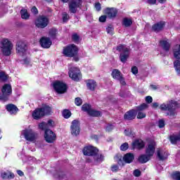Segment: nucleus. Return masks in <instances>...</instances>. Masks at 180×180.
<instances>
[{
    "instance_id": "nucleus-13",
    "label": "nucleus",
    "mask_w": 180,
    "mask_h": 180,
    "mask_svg": "<svg viewBox=\"0 0 180 180\" xmlns=\"http://www.w3.org/2000/svg\"><path fill=\"white\" fill-rule=\"evenodd\" d=\"M105 160V156L102 154H98L96 153L93 157L87 158L86 162H94V164H101V162H103Z\"/></svg>"
},
{
    "instance_id": "nucleus-32",
    "label": "nucleus",
    "mask_w": 180,
    "mask_h": 180,
    "mask_svg": "<svg viewBox=\"0 0 180 180\" xmlns=\"http://www.w3.org/2000/svg\"><path fill=\"white\" fill-rule=\"evenodd\" d=\"M86 86L90 91H95V88H96V82L94 80H89L86 83Z\"/></svg>"
},
{
    "instance_id": "nucleus-4",
    "label": "nucleus",
    "mask_w": 180,
    "mask_h": 180,
    "mask_svg": "<svg viewBox=\"0 0 180 180\" xmlns=\"http://www.w3.org/2000/svg\"><path fill=\"white\" fill-rule=\"evenodd\" d=\"M21 136H23L27 141H34L37 139V134L30 129L22 130Z\"/></svg>"
},
{
    "instance_id": "nucleus-26",
    "label": "nucleus",
    "mask_w": 180,
    "mask_h": 180,
    "mask_svg": "<svg viewBox=\"0 0 180 180\" xmlns=\"http://www.w3.org/2000/svg\"><path fill=\"white\" fill-rule=\"evenodd\" d=\"M150 158H151V156L147 154L146 155L142 154L139 155V157L138 158V161L141 164H146V162H148V161H150Z\"/></svg>"
},
{
    "instance_id": "nucleus-18",
    "label": "nucleus",
    "mask_w": 180,
    "mask_h": 180,
    "mask_svg": "<svg viewBox=\"0 0 180 180\" xmlns=\"http://www.w3.org/2000/svg\"><path fill=\"white\" fill-rule=\"evenodd\" d=\"M165 25V21L158 22L152 25V31L155 32V33H160V32H162V30H164Z\"/></svg>"
},
{
    "instance_id": "nucleus-20",
    "label": "nucleus",
    "mask_w": 180,
    "mask_h": 180,
    "mask_svg": "<svg viewBox=\"0 0 180 180\" xmlns=\"http://www.w3.org/2000/svg\"><path fill=\"white\" fill-rule=\"evenodd\" d=\"M130 57V50L129 49H126L124 52H121L120 54V60L121 63H126L127 60Z\"/></svg>"
},
{
    "instance_id": "nucleus-33",
    "label": "nucleus",
    "mask_w": 180,
    "mask_h": 180,
    "mask_svg": "<svg viewBox=\"0 0 180 180\" xmlns=\"http://www.w3.org/2000/svg\"><path fill=\"white\" fill-rule=\"evenodd\" d=\"M41 112H44V115H50L51 113V107L49 105H44L41 108H40Z\"/></svg>"
},
{
    "instance_id": "nucleus-51",
    "label": "nucleus",
    "mask_w": 180,
    "mask_h": 180,
    "mask_svg": "<svg viewBox=\"0 0 180 180\" xmlns=\"http://www.w3.org/2000/svg\"><path fill=\"white\" fill-rule=\"evenodd\" d=\"M146 117V113L143 112H138L137 119H144Z\"/></svg>"
},
{
    "instance_id": "nucleus-24",
    "label": "nucleus",
    "mask_w": 180,
    "mask_h": 180,
    "mask_svg": "<svg viewBox=\"0 0 180 180\" xmlns=\"http://www.w3.org/2000/svg\"><path fill=\"white\" fill-rule=\"evenodd\" d=\"M6 109H7L8 112L11 113V115H16L18 113V107L13 104H8L6 106Z\"/></svg>"
},
{
    "instance_id": "nucleus-56",
    "label": "nucleus",
    "mask_w": 180,
    "mask_h": 180,
    "mask_svg": "<svg viewBox=\"0 0 180 180\" xmlns=\"http://www.w3.org/2000/svg\"><path fill=\"white\" fill-rule=\"evenodd\" d=\"M113 124H108L107 127H105V130L106 131H112V129H113Z\"/></svg>"
},
{
    "instance_id": "nucleus-40",
    "label": "nucleus",
    "mask_w": 180,
    "mask_h": 180,
    "mask_svg": "<svg viewBox=\"0 0 180 180\" xmlns=\"http://www.w3.org/2000/svg\"><path fill=\"white\" fill-rule=\"evenodd\" d=\"M91 109V105L89 104H84L82 106V110H83V112H86V113H88V115L89 114Z\"/></svg>"
},
{
    "instance_id": "nucleus-5",
    "label": "nucleus",
    "mask_w": 180,
    "mask_h": 180,
    "mask_svg": "<svg viewBox=\"0 0 180 180\" xmlns=\"http://www.w3.org/2000/svg\"><path fill=\"white\" fill-rule=\"evenodd\" d=\"M49 25V18L46 15H39L35 20V26L39 29H44Z\"/></svg>"
},
{
    "instance_id": "nucleus-52",
    "label": "nucleus",
    "mask_w": 180,
    "mask_h": 180,
    "mask_svg": "<svg viewBox=\"0 0 180 180\" xmlns=\"http://www.w3.org/2000/svg\"><path fill=\"white\" fill-rule=\"evenodd\" d=\"M107 33H112L115 29L113 28V25H110L107 28Z\"/></svg>"
},
{
    "instance_id": "nucleus-3",
    "label": "nucleus",
    "mask_w": 180,
    "mask_h": 180,
    "mask_svg": "<svg viewBox=\"0 0 180 180\" xmlns=\"http://www.w3.org/2000/svg\"><path fill=\"white\" fill-rule=\"evenodd\" d=\"M13 48V45L12 42L9 41L8 39H4L1 41V53H3L4 56H9L12 54V49Z\"/></svg>"
},
{
    "instance_id": "nucleus-14",
    "label": "nucleus",
    "mask_w": 180,
    "mask_h": 180,
    "mask_svg": "<svg viewBox=\"0 0 180 180\" xmlns=\"http://www.w3.org/2000/svg\"><path fill=\"white\" fill-rule=\"evenodd\" d=\"M69 77L72 79L73 81L78 82L81 78H82V76L81 75V72L78 69H70L69 70Z\"/></svg>"
},
{
    "instance_id": "nucleus-55",
    "label": "nucleus",
    "mask_w": 180,
    "mask_h": 180,
    "mask_svg": "<svg viewBox=\"0 0 180 180\" xmlns=\"http://www.w3.org/2000/svg\"><path fill=\"white\" fill-rule=\"evenodd\" d=\"M158 126H159L160 129H162V127H164V126H165V122L163 120H159Z\"/></svg>"
},
{
    "instance_id": "nucleus-48",
    "label": "nucleus",
    "mask_w": 180,
    "mask_h": 180,
    "mask_svg": "<svg viewBox=\"0 0 180 180\" xmlns=\"http://www.w3.org/2000/svg\"><path fill=\"white\" fill-rule=\"evenodd\" d=\"M31 12L32 13H33V15H39V10L35 6H32V8H31Z\"/></svg>"
},
{
    "instance_id": "nucleus-54",
    "label": "nucleus",
    "mask_w": 180,
    "mask_h": 180,
    "mask_svg": "<svg viewBox=\"0 0 180 180\" xmlns=\"http://www.w3.org/2000/svg\"><path fill=\"white\" fill-rule=\"evenodd\" d=\"M174 68H180V60H176L174 62Z\"/></svg>"
},
{
    "instance_id": "nucleus-36",
    "label": "nucleus",
    "mask_w": 180,
    "mask_h": 180,
    "mask_svg": "<svg viewBox=\"0 0 180 180\" xmlns=\"http://www.w3.org/2000/svg\"><path fill=\"white\" fill-rule=\"evenodd\" d=\"M81 39V37H79V35L77 33H73L72 34V41L75 43L76 44H79V40Z\"/></svg>"
},
{
    "instance_id": "nucleus-37",
    "label": "nucleus",
    "mask_w": 180,
    "mask_h": 180,
    "mask_svg": "<svg viewBox=\"0 0 180 180\" xmlns=\"http://www.w3.org/2000/svg\"><path fill=\"white\" fill-rule=\"evenodd\" d=\"M89 116H93V117H98L101 116V112L98 110H95L94 109H91L90 112H89Z\"/></svg>"
},
{
    "instance_id": "nucleus-16",
    "label": "nucleus",
    "mask_w": 180,
    "mask_h": 180,
    "mask_svg": "<svg viewBox=\"0 0 180 180\" xmlns=\"http://www.w3.org/2000/svg\"><path fill=\"white\" fill-rule=\"evenodd\" d=\"M39 44L42 49H50L53 44V41L49 37H42L39 39Z\"/></svg>"
},
{
    "instance_id": "nucleus-62",
    "label": "nucleus",
    "mask_w": 180,
    "mask_h": 180,
    "mask_svg": "<svg viewBox=\"0 0 180 180\" xmlns=\"http://www.w3.org/2000/svg\"><path fill=\"white\" fill-rule=\"evenodd\" d=\"M147 2L149 5H155V4H157V0H147Z\"/></svg>"
},
{
    "instance_id": "nucleus-10",
    "label": "nucleus",
    "mask_w": 180,
    "mask_h": 180,
    "mask_svg": "<svg viewBox=\"0 0 180 180\" xmlns=\"http://www.w3.org/2000/svg\"><path fill=\"white\" fill-rule=\"evenodd\" d=\"M1 92L3 95L0 97V99L4 101H8V97L12 94V86L10 84H5L1 89Z\"/></svg>"
},
{
    "instance_id": "nucleus-2",
    "label": "nucleus",
    "mask_w": 180,
    "mask_h": 180,
    "mask_svg": "<svg viewBox=\"0 0 180 180\" xmlns=\"http://www.w3.org/2000/svg\"><path fill=\"white\" fill-rule=\"evenodd\" d=\"M178 108V103L175 101H167V103H162L160 105V110H168V115L169 116H175L176 115V112H175V109Z\"/></svg>"
},
{
    "instance_id": "nucleus-58",
    "label": "nucleus",
    "mask_w": 180,
    "mask_h": 180,
    "mask_svg": "<svg viewBox=\"0 0 180 180\" xmlns=\"http://www.w3.org/2000/svg\"><path fill=\"white\" fill-rule=\"evenodd\" d=\"M146 102L147 103H151L153 102V97L150 96H148L146 97Z\"/></svg>"
},
{
    "instance_id": "nucleus-1",
    "label": "nucleus",
    "mask_w": 180,
    "mask_h": 180,
    "mask_svg": "<svg viewBox=\"0 0 180 180\" xmlns=\"http://www.w3.org/2000/svg\"><path fill=\"white\" fill-rule=\"evenodd\" d=\"M79 51V49L77 46V45L70 44L63 48V54L65 56V57L73 58V61L78 63V61H79V57L78 56Z\"/></svg>"
},
{
    "instance_id": "nucleus-63",
    "label": "nucleus",
    "mask_w": 180,
    "mask_h": 180,
    "mask_svg": "<svg viewBox=\"0 0 180 180\" xmlns=\"http://www.w3.org/2000/svg\"><path fill=\"white\" fill-rule=\"evenodd\" d=\"M23 63L26 65H29V64H30V60L27 58H25V59H23Z\"/></svg>"
},
{
    "instance_id": "nucleus-44",
    "label": "nucleus",
    "mask_w": 180,
    "mask_h": 180,
    "mask_svg": "<svg viewBox=\"0 0 180 180\" xmlns=\"http://www.w3.org/2000/svg\"><path fill=\"white\" fill-rule=\"evenodd\" d=\"M172 178L174 180H180V172H176L173 173Z\"/></svg>"
},
{
    "instance_id": "nucleus-22",
    "label": "nucleus",
    "mask_w": 180,
    "mask_h": 180,
    "mask_svg": "<svg viewBox=\"0 0 180 180\" xmlns=\"http://www.w3.org/2000/svg\"><path fill=\"white\" fill-rule=\"evenodd\" d=\"M159 44L163 51H165V53H168V51H169V49H171V44H169L167 40H160L159 41Z\"/></svg>"
},
{
    "instance_id": "nucleus-30",
    "label": "nucleus",
    "mask_w": 180,
    "mask_h": 180,
    "mask_svg": "<svg viewBox=\"0 0 180 180\" xmlns=\"http://www.w3.org/2000/svg\"><path fill=\"white\" fill-rule=\"evenodd\" d=\"M111 75L112 78H114V79H120V77H123L120 71H119V70L117 69H114L112 72Z\"/></svg>"
},
{
    "instance_id": "nucleus-57",
    "label": "nucleus",
    "mask_w": 180,
    "mask_h": 180,
    "mask_svg": "<svg viewBox=\"0 0 180 180\" xmlns=\"http://www.w3.org/2000/svg\"><path fill=\"white\" fill-rule=\"evenodd\" d=\"M95 8L98 12L101 11L102 7H101V3L98 2L95 4Z\"/></svg>"
},
{
    "instance_id": "nucleus-7",
    "label": "nucleus",
    "mask_w": 180,
    "mask_h": 180,
    "mask_svg": "<svg viewBox=\"0 0 180 180\" xmlns=\"http://www.w3.org/2000/svg\"><path fill=\"white\" fill-rule=\"evenodd\" d=\"M70 131L72 136L77 137V136L79 135L81 133V127L79 124V121L75 120L72 122V124L70 126Z\"/></svg>"
},
{
    "instance_id": "nucleus-39",
    "label": "nucleus",
    "mask_w": 180,
    "mask_h": 180,
    "mask_svg": "<svg viewBox=\"0 0 180 180\" xmlns=\"http://www.w3.org/2000/svg\"><path fill=\"white\" fill-rule=\"evenodd\" d=\"M126 49L129 48L126 47L124 44H120L116 47V50L119 51V53H124Z\"/></svg>"
},
{
    "instance_id": "nucleus-23",
    "label": "nucleus",
    "mask_w": 180,
    "mask_h": 180,
    "mask_svg": "<svg viewBox=\"0 0 180 180\" xmlns=\"http://www.w3.org/2000/svg\"><path fill=\"white\" fill-rule=\"evenodd\" d=\"M136 118V110H131L128 111L124 115V119L125 120H133Z\"/></svg>"
},
{
    "instance_id": "nucleus-53",
    "label": "nucleus",
    "mask_w": 180,
    "mask_h": 180,
    "mask_svg": "<svg viewBox=\"0 0 180 180\" xmlns=\"http://www.w3.org/2000/svg\"><path fill=\"white\" fill-rule=\"evenodd\" d=\"M111 171L112 172H117L119 171V166L114 165L111 167Z\"/></svg>"
},
{
    "instance_id": "nucleus-35",
    "label": "nucleus",
    "mask_w": 180,
    "mask_h": 180,
    "mask_svg": "<svg viewBox=\"0 0 180 180\" xmlns=\"http://www.w3.org/2000/svg\"><path fill=\"white\" fill-rule=\"evenodd\" d=\"M58 33V30H57V28H52L49 30V36L52 39H56Z\"/></svg>"
},
{
    "instance_id": "nucleus-19",
    "label": "nucleus",
    "mask_w": 180,
    "mask_h": 180,
    "mask_svg": "<svg viewBox=\"0 0 180 180\" xmlns=\"http://www.w3.org/2000/svg\"><path fill=\"white\" fill-rule=\"evenodd\" d=\"M56 126V124L54 123V121L53 120H49L47 123L46 122H41L39 124V129H41V130H49V127H54Z\"/></svg>"
},
{
    "instance_id": "nucleus-6",
    "label": "nucleus",
    "mask_w": 180,
    "mask_h": 180,
    "mask_svg": "<svg viewBox=\"0 0 180 180\" xmlns=\"http://www.w3.org/2000/svg\"><path fill=\"white\" fill-rule=\"evenodd\" d=\"M53 89L58 94H65L67 92V84L63 82L56 81L53 82Z\"/></svg>"
},
{
    "instance_id": "nucleus-47",
    "label": "nucleus",
    "mask_w": 180,
    "mask_h": 180,
    "mask_svg": "<svg viewBox=\"0 0 180 180\" xmlns=\"http://www.w3.org/2000/svg\"><path fill=\"white\" fill-rule=\"evenodd\" d=\"M75 105H77V106H81V105H82V99H81V98H76L75 100Z\"/></svg>"
},
{
    "instance_id": "nucleus-34",
    "label": "nucleus",
    "mask_w": 180,
    "mask_h": 180,
    "mask_svg": "<svg viewBox=\"0 0 180 180\" xmlns=\"http://www.w3.org/2000/svg\"><path fill=\"white\" fill-rule=\"evenodd\" d=\"M20 13H21L22 19H25V20H27V19L30 18V14H29L27 9H22L20 11Z\"/></svg>"
},
{
    "instance_id": "nucleus-50",
    "label": "nucleus",
    "mask_w": 180,
    "mask_h": 180,
    "mask_svg": "<svg viewBox=\"0 0 180 180\" xmlns=\"http://www.w3.org/2000/svg\"><path fill=\"white\" fill-rule=\"evenodd\" d=\"M148 108V105L143 103L138 107V110H144V109H147Z\"/></svg>"
},
{
    "instance_id": "nucleus-21",
    "label": "nucleus",
    "mask_w": 180,
    "mask_h": 180,
    "mask_svg": "<svg viewBox=\"0 0 180 180\" xmlns=\"http://www.w3.org/2000/svg\"><path fill=\"white\" fill-rule=\"evenodd\" d=\"M157 154L159 160H160L161 161H164V160H167V158H168V152L162 148L158 149Z\"/></svg>"
},
{
    "instance_id": "nucleus-31",
    "label": "nucleus",
    "mask_w": 180,
    "mask_h": 180,
    "mask_svg": "<svg viewBox=\"0 0 180 180\" xmlns=\"http://www.w3.org/2000/svg\"><path fill=\"white\" fill-rule=\"evenodd\" d=\"M122 26H124V27H130L131 25H133V20L131 18H124L122 20Z\"/></svg>"
},
{
    "instance_id": "nucleus-49",
    "label": "nucleus",
    "mask_w": 180,
    "mask_h": 180,
    "mask_svg": "<svg viewBox=\"0 0 180 180\" xmlns=\"http://www.w3.org/2000/svg\"><path fill=\"white\" fill-rule=\"evenodd\" d=\"M108 18L107 15H103L100 16L98 20L99 22H101V23H105V22H106V18Z\"/></svg>"
},
{
    "instance_id": "nucleus-9",
    "label": "nucleus",
    "mask_w": 180,
    "mask_h": 180,
    "mask_svg": "<svg viewBox=\"0 0 180 180\" xmlns=\"http://www.w3.org/2000/svg\"><path fill=\"white\" fill-rule=\"evenodd\" d=\"M82 6V2L81 0H72L69 3V11L70 13H77L78 8Z\"/></svg>"
},
{
    "instance_id": "nucleus-41",
    "label": "nucleus",
    "mask_w": 180,
    "mask_h": 180,
    "mask_svg": "<svg viewBox=\"0 0 180 180\" xmlns=\"http://www.w3.org/2000/svg\"><path fill=\"white\" fill-rule=\"evenodd\" d=\"M8 80V75L6 72H0V81L5 82Z\"/></svg>"
},
{
    "instance_id": "nucleus-12",
    "label": "nucleus",
    "mask_w": 180,
    "mask_h": 180,
    "mask_svg": "<svg viewBox=\"0 0 180 180\" xmlns=\"http://www.w3.org/2000/svg\"><path fill=\"white\" fill-rule=\"evenodd\" d=\"M99 150L94 146H85L83 148V154L84 155H88L89 157H93L96 154H98Z\"/></svg>"
},
{
    "instance_id": "nucleus-38",
    "label": "nucleus",
    "mask_w": 180,
    "mask_h": 180,
    "mask_svg": "<svg viewBox=\"0 0 180 180\" xmlns=\"http://www.w3.org/2000/svg\"><path fill=\"white\" fill-rule=\"evenodd\" d=\"M62 115L65 119H69V117H71V111L69 110H63Z\"/></svg>"
},
{
    "instance_id": "nucleus-61",
    "label": "nucleus",
    "mask_w": 180,
    "mask_h": 180,
    "mask_svg": "<svg viewBox=\"0 0 180 180\" xmlns=\"http://www.w3.org/2000/svg\"><path fill=\"white\" fill-rule=\"evenodd\" d=\"M141 174V172L139 169H136L134 172V176H140Z\"/></svg>"
},
{
    "instance_id": "nucleus-64",
    "label": "nucleus",
    "mask_w": 180,
    "mask_h": 180,
    "mask_svg": "<svg viewBox=\"0 0 180 180\" xmlns=\"http://www.w3.org/2000/svg\"><path fill=\"white\" fill-rule=\"evenodd\" d=\"M131 72L136 75V74L139 73V70L137 68H131Z\"/></svg>"
},
{
    "instance_id": "nucleus-59",
    "label": "nucleus",
    "mask_w": 180,
    "mask_h": 180,
    "mask_svg": "<svg viewBox=\"0 0 180 180\" xmlns=\"http://www.w3.org/2000/svg\"><path fill=\"white\" fill-rule=\"evenodd\" d=\"M150 89H152L153 91H155L157 89H158L160 88V86L158 85H155V84H150Z\"/></svg>"
},
{
    "instance_id": "nucleus-46",
    "label": "nucleus",
    "mask_w": 180,
    "mask_h": 180,
    "mask_svg": "<svg viewBox=\"0 0 180 180\" xmlns=\"http://www.w3.org/2000/svg\"><path fill=\"white\" fill-rule=\"evenodd\" d=\"M128 148H129V143H124L120 146L121 151H126V150H127Z\"/></svg>"
},
{
    "instance_id": "nucleus-45",
    "label": "nucleus",
    "mask_w": 180,
    "mask_h": 180,
    "mask_svg": "<svg viewBox=\"0 0 180 180\" xmlns=\"http://www.w3.org/2000/svg\"><path fill=\"white\" fill-rule=\"evenodd\" d=\"M124 134L125 136H134V132L131 129H127L124 130Z\"/></svg>"
},
{
    "instance_id": "nucleus-11",
    "label": "nucleus",
    "mask_w": 180,
    "mask_h": 180,
    "mask_svg": "<svg viewBox=\"0 0 180 180\" xmlns=\"http://www.w3.org/2000/svg\"><path fill=\"white\" fill-rule=\"evenodd\" d=\"M44 139L46 143H54L57 140V135L51 129H46L44 134Z\"/></svg>"
},
{
    "instance_id": "nucleus-29",
    "label": "nucleus",
    "mask_w": 180,
    "mask_h": 180,
    "mask_svg": "<svg viewBox=\"0 0 180 180\" xmlns=\"http://www.w3.org/2000/svg\"><path fill=\"white\" fill-rule=\"evenodd\" d=\"M1 178L3 179H13V178H15V174L11 173V172H4L1 173Z\"/></svg>"
},
{
    "instance_id": "nucleus-60",
    "label": "nucleus",
    "mask_w": 180,
    "mask_h": 180,
    "mask_svg": "<svg viewBox=\"0 0 180 180\" xmlns=\"http://www.w3.org/2000/svg\"><path fill=\"white\" fill-rule=\"evenodd\" d=\"M118 81H120L121 85H126V82L124 81V78H123V76L118 79Z\"/></svg>"
},
{
    "instance_id": "nucleus-25",
    "label": "nucleus",
    "mask_w": 180,
    "mask_h": 180,
    "mask_svg": "<svg viewBox=\"0 0 180 180\" xmlns=\"http://www.w3.org/2000/svg\"><path fill=\"white\" fill-rule=\"evenodd\" d=\"M134 160V155L133 153H127L123 157V161L126 164H131Z\"/></svg>"
},
{
    "instance_id": "nucleus-17",
    "label": "nucleus",
    "mask_w": 180,
    "mask_h": 180,
    "mask_svg": "<svg viewBox=\"0 0 180 180\" xmlns=\"http://www.w3.org/2000/svg\"><path fill=\"white\" fill-rule=\"evenodd\" d=\"M157 143L155 141H152L148 143V146L146 149V153L149 155V157H153L154 155V153H155V146Z\"/></svg>"
},
{
    "instance_id": "nucleus-43",
    "label": "nucleus",
    "mask_w": 180,
    "mask_h": 180,
    "mask_svg": "<svg viewBox=\"0 0 180 180\" xmlns=\"http://www.w3.org/2000/svg\"><path fill=\"white\" fill-rule=\"evenodd\" d=\"M174 57L176 58V60H180V45L179 46L178 50L174 51Z\"/></svg>"
},
{
    "instance_id": "nucleus-28",
    "label": "nucleus",
    "mask_w": 180,
    "mask_h": 180,
    "mask_svg": "<svg viewBox=\"0 0 180 180\" xmlns=\"http://www.w3.org/2000/svg\"><path fill=\"white\" fill-rule=\"evenodd\" d=\"M133 148H143L144 147V142L141 140H136L132 143Z\"/></svg>"
},
{
    "instance_id": "nucleus-8",
    "label": "nucleus",
    "mask_w": 180,
    "mask_h": 180,
    "mask_svg": "<svg viewBox=\"0 0 180 180\" xmlns=\"http://www.w3.org/2000/svg\"><path fill=\"white\" fill-rule=\"evenodd\" d=\"M104 13L107 15L108 19H115L117 17L119 11L115 7H107L104 9Z\"/></svg>"
},
{
    "instance_id": "nucleus-42",
    "label": "nucleus",
    "mask_w": 180,
    "mask_h": 180,
    "mask_svg": "<svg viewBox=\"0 0 180 180\" xmlns=\"http://www.w3.org/2000/svg\"><path fill=\"white\" fill-rule=\"evenodd\" d=\"M62 19H63V22H68V20H70V15H68L67 12L63 13Z\"/></svg>"
},
{
    "instance_id": "nucleus-27",
    "label": "nucleus",
    "mask_w": 180,
    "mask_h": 180,
    "mask_svg": "<svg viewBox=\"0 0 180 180\" xmlns=\"http://www.w3.org/2000/svg\"><path fill=\"white\" fill-rule=\"evenodd\" d=\"M43 116H44V112L41 111L40 108L36 109L32 112V117L36 120H37V119H40V117H43Z\"/></svg>"
},
{
    "instance_id": "nucleus-15",
    "label": "nucleus",
    "mask_w": 180,
    "mask_h": 180,
    "mask_svg": "<svg viewBox=\"0 0 180 180\" xmlns=\"http://www.w3.org/2000/svg\"><path fill=\"white\" fill-rule=\"evenodd\" d=\"M15 49L19 54H25L27 51V45L23 41H18L16 43Z\"/></svg>"
}]
</instances>
